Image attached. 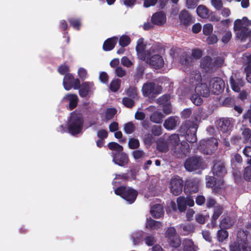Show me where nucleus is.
I'll return each mask as SVG.
<instances>
[{
	"label": "nucleus",
	"mask_w": 251,
	"mask_h": 251,
	"mask_svg": "<svg viewBox=\"0 0 251 251\" xmlns=\"http://www.w3.org/2000/svg\"><path fill=\"white\" fill-rule=\"evenodd\" d=\"M136 50L139 58L149 63L154 68L159 69L164 66V60L157 53L156 47L145 43L142 38L137 41Z\"/></svg>",
	"instance_id": "f257e3e1"
},
{
	"label": "nucleus",
	"mask_w": 251,
	"mask_h": 251,
	"mask_svg": "<svg viewBox=\"0 0 251 251\" xmlns=\"http://www.w3.org/2000/svg\"><path fill=\"white\" fill-rule=\"evenodd\" d=\"M212 172L214 176L206 177V186L211 187L213 192L218 193L225 187L224 177L226 174V171L224 163L221 161L215 162Z\"/></svg>",
	"instance_id": "f03ea898"
},
{
	"label": "nucleus",
	"mask_w": 251,
	"mask_h": 251,
	"mask_svg": "<svg viewBox=\"0 0 251 251\" xmlns=\"http://www.w3.org/2000/svg\"><path fill=\"white\" fill-rule=\"evenodd\" d=\"M251 25V21L246 17L242 19H237L234 23V29L237 37L246 44V48L251 47V30L247 28Z\"/></svg>",
	"instance_id": "7ed1b4c3"
},
{
	"label": "nucleus",
	"mask_w": 251,
	"mask_h": 251,
	"mask_svg": "<svg viewBox=\"0 0 251 251\" xmlns=\"http://www.w3.org/2000/svg\"><path fill=\"white\" fill-rule=\"evenodd\" d=\"M186 81L193 87H195V91L198 95L204 97L209 95L210 89L206 84L205 78H202L200 73L197 71H193L186 79Z\"/></svg>",
	"instance_id": "20e7f679"
},
{
	"label": "nucleus",
	"mask_w": 251,
	"mask_h": 251,
	"mask_svg": "<svg viewBox=\"0 0 251 251\" xmlns=\"http://www.w3.org/2000/svg\"><path fill=\"white\" fill-rule=\"evenodd\" d=\"M83 120L81 115L76 112H74L71 115L69 120V131L73 134L79 133L82 130Z\"/></svg>",
	"instance_id": "39448f33"
},
{
	"label": "nucleus",
	"mask_w": 251,
	"mask_h": 251,
	"mask_svg": "<svg viewBox=\"0 0 251 251\" xmlns=\"http://www.w3.org/2000/svg\"><path fill=\"white\" fill-rule=\"evenodd\" d=\"M115 194L121 196L129 203H133L137 195V192L129 187H119L115 190Z\"/></svg>",
	"instance_id": "423d86ee"
},
{
	"label": "nucleus",
	"mask_w": 251,
	"mask_h": 251,
	"mask_svg": "<svg viewBox=\"0 0 251 251\" xmlns=\"http://www.w3.org/2000/svg\"><path fill=\"white\" fill-rule=\"evenodd\" d=\"M161 91L162 88L160 86L155 85L152 83L145 84L142 88L144 96L149 98H154L156 95L161 93Z\"/></svg>",
	"instance_id": "0eeeda50"
},
{
	"label": "nucleus",
	"mask_w": 251,
	"mask_h": 251,
	"mask_svg": "<svg viewBox=\"0 0 251 251\" xmlns=\"http://www.w3.org/2000/svg\"><path fill=\"white\" fill-rule=\"evenodd\" d=\"M185 169L189 172L203 168L202 160L200 157H191L188 159L184 163Z\"/></svg>",
	"instance_id": "6e6552de"
},
{
	"label": "nucleus",
	"mask_w": 251,
	"mask_h": 251,
	"mask_svg": "<svg viewBox=\"0 0 251 251\" xmlns=\"http://www.w3.org/2000/svg\"><path fill=\"white\" fill-rule=\"evenodd\" d=\"M218 142L216 139L202 140L200 143L201 150L206 154L211 153L217 147Z\"/></svg>",
	"instance_id": "1a4fd4ad"
},
{
	"label": "nucleus",
	"mask_w": 251,
	"mask_h": 251,
	"mask_svg": "<svg viewBox=\"0 0 251 251\" xmlns=\"http://www.w3.org/2000/svg\"><path fill=\"white\" fill-rule=\"evenodd\" d=\"M210 90L213 94L218 95L224 89L225 83L220 77H214L210 81Z\"/></svg>",
	"instance_id": "9d476101"
},
{
	"label": "nucleus",
	"mask_w": 251,
	"mask_h": 251,
	"mask_svg": "<svg viewBox=\"0 0 251 251\" xmlns=\"http://www.w3.org/2000/svg\"><path fill=\"white\" fill-rule=\"evenodd\" d=\"M183 180L179 177L172 178L170 181V188L174 195H178L182 192Z\"/></svg>",
	"instance_id": "9b49d317"
},
{
	"label": "nucleus",
	"mask_w": 251,
	"mask_h": 251,
	"mask_svg": "<svg viewBox=\"0 0 251 251\" xmlns=\"http://www.w3.org/2000/svg\"><path fill=\"white\" fill-rule=\"evenodd\" d=\"M95 87L93 82H85L80 86L79 94L83 98L89 97L93 93Z\"/></svg>",
	"instance_id": "f8f14e48"
},
{
	"label": "nucleus",
	"mask_w": 251,
	"mask_h": 251,
	"mask_svg": "<svg viewBox=\"0 0 251 251\" xmlns=\"http://www.w3.org/2000/svg\"><path fill=\"white\" fill-rule=\"evenodd\" d=\"M218 126L220 132L226 135L229 134L232 128L230 121L227 119H221L218 121Z\"/></svg>",
	"instance_id": "ddd939ff"
},
{
	"label": "nucleus",
	"mask_w": 251,
	"mask_h": 251,
	"mask_svg": "<svg viewBox=\"0 0 251 251\" xmlns=\"http://www.w3.org/2000/svg\"><path fill=\"white\" fill-rule=\"evenodd\" d=\"M179 20L180 24L184 26H189L192 23L193 20L192 16L188 12L185 10L181 11L179 14Z\"/></svg>",
	"instance_id": "4468645a"
},
{
	"label": "nucleus",
	"mask_w": 251,
	"mask_h": 251,
	"mask_svg": "<svg viewBox=\"0 0 251 251\" xmlns=\"http://www.w3.org/2000/svg\"><path fill=\"white\" fill-rule=\"evenodd\" d=\"M78 98L77 95L75 94H69L65 95L62 99L63 102H69V108L72 110L75 108L78 102Z\"/></svg>",
	"instance_id": "2eb2a0df"
},
{
	"label": "nucleus",
	"mask_w": 251,
	"mask_h": 251,
	"mask_svg": "<svg viewBox=\"0 0 251 251\" xmlns=\"http://www.w3.org/2000/svg\"><path fill=\"white\" fill-rule=\"evenodd\" d=\"M128 158L125 153H119L113 155V161L119 166H125L128 163Z\"/></svg>",
	"instance_id": "dca6fc26"
},
{
	"label": "nucleus",
	"mask_w": 251,
	"mask_h": 251,
	"mask_svg": "<svg viewBox=\"0 0 251 251\" xmlns=\"http://www.w3.org/2000/svg\"><path fill=\"white\" fill-rule=\"evenodd\" d=\"M230 251H251V246L248 247L245 242H234L230 246Z\"/></svg>",
	"instance_id": "f3484780"
},
{
	"label": "nucleus",
	"mask_w": 251,
	"mask_h": 251,
	"mask_svg": "<svg viewBox=\"0 0 251 251\" xmlns=\"http://www.w3.org/2000/svg\"><path fill=\"white\" fill-rule=\"evenodd\" d=\"M151 22L153 24L158 25H163L166 22V15L162 12L155 13L151 17Z\"/></svg>",
	"instance_id": "a211bd4d"
},
{
	"label": "nucleus",
	"mask_w": 251,
	"mask_h": 251,
	"mask_svg": "<svg viewBox=\"0 0 251 251\" xmlns=\"http://www.w3.org/2000/svg\"><path fill=\"white\" fill-rule=\"evenodd\" d=\"M148 110L150 112H153V114L151 116V120L155 123H160L164 117L161 112L155 111V108L154 106H151L147 108Z\"/></svg>",
	"instance_id": "6ab92c4d"
},
{
	"label": "nucleus",
	"mask_w": 251,
	"mask_h": 251,
	"mask_svg": "<svg viewBox=\"0 0 251 251\" xmlns=\"http://www.w3.org/2000/svg\"><path fill=\"white\" fill-rule=\"evenodd\" d=\"M230 83L232 90L236 92H239L241 87L244 85L243 81L241 79L234 77L233 76L230 78Z\"/></svg>",
	"instance_id": "aec40b11"
},
{
	"label": "nucleus",
	"mask_w": 251,
	"mask_h": 251,
	"mask_svg": "<svg viewBox=\"0 0 251 251\" xmlns=\"http://www.w3.org/2000/svg\"><path fill=\"white\" fill-rule=\"evenodd\" d=\"M158 103L160 104H162L165 106V107L163 108V112L166 114H168L171 113V107L170 105L169 102H168V97L166 96H163L160 97L157 100Z\"/></svg>",
	"instance_id": "412c9836"
},
{
	"label": "nucleus",
	"mask_w": 251,
	"mask_h": 251,
	"mask_svg": "<svg viewBox=\"0 0 251 251\" xmlns=\"http://www.w3.org/2000/svg\"><path fill=\"white\" fill-rule=\"evenodd\" d=\"M178 118L176 117H171L165 120L164 126L169 130H172L175 128L177 125Z\"/></svg>",
	"instance_id": "4be33fe9"
},
{
	"label": "nucleus",
	"mask_w": 251,
	"mask_h": 251,
	"mask_svg": "<svg viewBox=\"0 0 251 251\" xmlns=\"http://www.w3.org/2000/svg\"><path fill=\"white\" fill-rule=\"evenodd\" d=\"M182 247L184 251H196L197 247L190 239H186L183 240Z\"/></svg>",
	"instance_id": "5701e85b"
},
{
	"label": "nucleus",
	"mask_w": 251,
	"mask_h": 251,
	"mask_svg": "<svg viewBox=\"0 0 251 251\" xmlns=\"http://www.w3.org/2000/svg\"><path fill=\"white\" fill-rule=\"evenodd\" d=\"M151 213L155 218H160L163 214L162 206L160 204H156L152 207Z\"/></svg>",
	"instance_id": "b1692460"
},
{
	"label": "nucleus",
	"mask_w": 251,
	"mask_h": 251,
	"mask_svg": "<svg viewBox=\"0 0 251 251\" xmlns=\"http://www.w3.org/2000/svg\"><path fill=\"white\" fill-rule=\"evenodd\" d=\"M117 40L118 39L116 37H113L106 40L103 45V50L105 51L112 50L115 47Z\"/></svg>",
	"instance_id": "393cba45"
},
{
	"label": "nucleus",
	"mask_w": 251,
	"mask_h": 251,
	"mask_svg": "<svg viewBox=\"0 0 251 251\" xmlns=\"http://www.w3.org/2000/svg\"><path fill=\"white\" fill-rule=\"evenodd\" d=\"M74 78L73 76L70 74L65 75L64 77L63 84L66 90H70L72 88V83Z\"/></svg>",
	"instance_id": "a878e982"
},
{
	"label": "nucleus",
	"mask_w": 251,
	"mask_h": 251,
	"mask_svg": "<svg viewBox=\"0 0 251 251\" xmlns=\"http://www.w3.org/2000/svg\"><path fill=\"white\" fill-rule=\"evenodd\" d=\"M146 227L151 229H156L161 227L162 224L160 222L151 219H147Z\"/></svg>",
	"instance_id": "bb28decb"
},
{
	"label": "nucleus",
	"mask_w": 251,
	"mask_h": 251,
	"mask_svg": "<svg viewBox=\"0 0 251 251\" xmlns=\"http://www.w3.org/2000/svg\"><path fill=\"white\" fill-rule=\"evenodd\" d=\"M197 13L198 16L202 18H206L208 16V10L202 5H200L198 7Z\"/></svg>",
	"instance_id": "cd10ccee"
},
{
	"label": "nucleus",
	"mask_w": 251,
	"mask_h": 251,
	"mask_svg": "<svg viewBox=\"0 0 251 251\" xmlns=\"http://www.w3.org/2000/svg\"><path fill=\"white\" fill-rule=\"evenodd\" d=\"M177 207L179 211L183 212L186 208V202L185 198L183 197H179L177 198L176 200Z\"/></svg>",
	"instance_id": "c85d7f7f"
},
{
	"label": "nucleus",
	"mask_w": 251,
	"mask_h": 251,
	"mask_svg": "<svg viewBox=\"0 0 251 251\" xmlns=\"http://www.w3.org/2000/svg\"><path fill=\"white\" fill-rule=\"evenodd\" d=\"M242 134L244 142L251 144V130L249 128L244 127L242 129Z\"/></svg>",
	"instance_id": "c756f323"
},
{
	"label": "nucleus",
	"mask_w": 251,
	"mask_h": 251,
	"mask_svg": "<svg viewBox=\"0 0 251 251\" xmlns=\"http://www.w3.org/2000/svg\"><path fill=\"white\" fill-rule=\"evenodd\" d=\"M234 223V219L227 217L222 220L220 224V227L224 228L230 227Z\"/></svg>",
	"instance_id": "7c9ffc66"
},
{
	"label": "nucleus",
	"mask_w": 251,
	"mask_h": 251,
	"mask_svg": "<svg viewBox=\"0 0 251 251\" xmlns=\"http://www.w3.org/2000/svg\"><path fill=\"white\" fill-rule=\"evenodd\" d=\"M108 147L110 150L117 151L118 153H121L123 150L122 146L115 142L109 143Z\"/></svg>",
	"instance_id": "2f4dec72"
},
{
	"label": "nucleus",
	"mask_w": 251,
	"mask_h": 251,
	"mask_svg": "<svg viewBox=\"0 0 251 251\" xmlns=\"http://www.w3.org/2000/svg\"><path fill=\"white\" fill-rule=\"evenodd\" d=\"M191 129L192 130L193 134L190 135L189 134V130L187 131V135L186 136V140L190 143H194L197 140V137L195 134L196 132L197 128L195 126L192 127Z\"/></svg>",
	"instance_id": "473e14b6"
},
{
	"label": "nucleus",
	"mask_w": 251,
	"mask_h": 251,
	"mask_svg": "<svg viewBox=\"0 0 251 251\" xmlns=\"http://www.w3.org/2000/svg\"><path fill=\"white\" fill-rule=\"evenodd\" d=\"M179 138L177 134H173L169 137L168 140V144L169 146H176L178 145Z\"/></svg>",
	"instance_id": "72a5a7b5"
},
{
	"label": "nucleus",
	"mask_w": 251,
	"mask_h": 251,
	"mask_svg": "<svg viewBox=\"0 0 251 251\" xmlns=\"http://www.w3.org/2000/svg\"><path fill=\"white\" fill-rule=\"evenodd\" d=\"M170 245L173 248H176L180 245V240L177 236H176L172 238L168 239Z\"/></svg>",
	"instance_id": "f704fd0d"
},
{
	"label": "nucleus",
	"mask_w": 251,
	"mask_h": 251,
	"mask_svg": "<svg viewBox=\"0 0 251 251\" xmlns=\"http://www.w3.org/2000/svg\"><path fill=\"white\" fill-rule=\"evenodd\" d=\"M157 150L161 152H167L169 150L168 144L164 141H159L157 146Z\"/></svg>",
	"instance_id": "c9c22d12"
},
{
	"label": "nucleus",
	"mask_w": 251,
	"mask_h": 251,
	"mask_svg": "<svg viewBox=\"0 0 251 251\" xmlns=\"http://www.w3.org/2000/svg\"><path fill=\"white\" fill-rule=\"evenodd\" d=\"M131 237L133 244L137 245L141 240L142 233L141 232H135L132 234Z\"/></svg>",
	"instance_id": "e433bc0d"
},
{
	"label": "nucleus",
	"mask_w": 251,
	"mask_h": 251,
	"mask_svg": "<svg viewBox=\"0 0 251 251\" xmlns=\"http://www.w3.org/2000/svg\"><path fill=\"white\" fill-rule=\"evenodd\" d=\"M228 233L225 230H219L217 232L218 240L220 242H223L228 237Z\"/></svg>",
	"instance_id": "4c0bfd02"
},
{
	"label": "nucleus",
	"mask_w": 251,
	"mask_h": 251,
	"mask_svg": "<svg viewBox=\"0 0 251 251\" xmlns=\"http://www.w3.org/2000/svg\"><path fill=\"white\" fill-rule=\"evenodd\" d=\"M211 63V58L208 56H206L201 60V66L202 68L206 69L210 66Z\"/></svg>",
	"instance_id": "58836bf2"
},
{
	"label": "nucleus",
	"mask_w": 251,
	"mask_h": 251,
	"mask_svg": "<svg viewBox=\"0 0 251 251\" xmlns=\"http://www.w3.org/2000/svg\"><path fill=\"white\" fill-rule=\"evenodd\" d=\"M213 25L210 24H206L203 26L202 31L204 35H208L213 31Z\"/></svg>",
	"instance_id": "ea45409f"
},
{
	"label": "nucleus",
	"mask_w": 251,
	"mask_h": 251,
	"mask_svg": "<svg viewBox=\"0 0 251 251\" xmlns=\"http://www.w3.org/2000/svg\"><path fill=\"white\" fill-rule=\"evenodd\" d=\"M121 80L119 79H116L113 80L110 84V89L114 92L117 91L120 87Z\"/></svg>",
	"instance_id": "a19ab883"
},
{
	"label": "nucleus",
	"mask_w": 251,
	"mask_h": 251,
	"mask_svg": "<svg viewBox=\"0 0 251 251\" xmlns=\"http://www.w3.org/2000/svg\"><path fill=\"white\" fill-rule=\"evenodd\" d=\"M130 40L127 36H122L119 40V44L122 47L127 46L130 43Z\"/></svg>",
	"instance_id": "79ce46f5"
},
{
	"label": "nucleus",
	"mask_w": 251,
	"mask_h": 251,
	"mask_svg": "<svg viewBox=\"0 0 251 251\" xmlns=\"http://www.w3.org/2000/svg\"><path fill=\"white\" fill-rule=\"evenodd\" d=\"M244 155L247 156L248 158V163L251 165V147L247 146L243 150Z\"/></svg>",
	"instance_id": "37998d69"
},
{
	"label": "nucleus",
	"mask_w": 251,
	"mask_h": 251,
	"mask_svg": "<svg viewBox=\"0 0 251 251\" xmlns=\"http://www.w3.org/2000/svg\"><path fill=\"white\" fill-rule=\"evenodd\" d=\"M166 237L168 239H171L174 237L177 236L176 234V230L173 227L168 228L166 232Z\"/></svg>",
	"instance_id": "c03bdc74"
},
{
	"label": "nucleus",
	"mask_w": 251,
	"mask_h": 251,
	"mask_svg": "<svg viewBox=\"0 0 251 251\" xmlns=\"http://www.w3.org/2000/svg\"><path fill=\"white\" fill-rule=\"evenodd\" d=\"M134 130V126L133 123L129 122L125 124L124 131L127 134L131 133Z\"/></svg>",
	"instance_id": "a18cd8bd"
},
{
	"label": "nucleus",
	"mask_w": 251,
	"mask_h": 251,
	"mask_svg": "<svg viewBox=\"0 0 251 251\" xmlns=\"http://www.w3.org/2000/svg\"><path fill=\"white\" fill-rule=\"evenodd\" d=\"M70 25L75 29H78L81 25L80 20L77 19L70 18L69 20Z\"/></svg>",
	"instance_id": "49530a36"
},
{
	"label": "nucleus",
	"mask_w": 251,
	"mask_h": 251,
	"mask_svg": "<svg viewBox=\"0 0 251 251\" xmlns=\"http://www.w3.org/2000/svg\"><path fill=\"white\" fill-rule=\"evenodd\" d=\"M200 96L201 95L196 94L193 95L191 98L192 102L196 105H200L202 103V99Z\"/></svg>",
	"instance_id": "de8ad7c7"
},
{
	"label": "nucleus",
	"mask_w": 251,
	"mask_h": 251,
	"mask_svg": "<svg viewBox=\"0 0 251 251\" xmlns=\"http://www.w3.org/2000/svg\"><path fill=\"white\" fill-rule=\"evenodd\" d=\"M244 177L247 180H251V165H250L245 168Z\"/></svg>",
	"instance_id": "09e8293b"
},
{
	"label": "nucleus",
	"mask_w": 251,
	"mask_h": 251,
	"mask_svg": "<svg viewBox=\"0 0 251 251\" xmlns=\"http://www.w3.org/2000/svg\"><path fill=\"white\" fill-rule=\"evenodd\" d=\"M211 3L216 10H219L223 7V2L221 0H211Z\"/></svg>",
	"instance_id": "8fccbe9b"
},
{
	"label": "nucleus",
	"mask_w": 251,
	"mask_h": 251,
	"mask_svg": "<svg viewBox=\"0 0 251 251\" xmlns=\"http://www.w3.org/2000/svg\"><path fill=\"white\" fill-rule=\"evenodd\" d=\"M128 146L132 149L137 148L139 146V141L137 139L131 138L128 142Z\"/></svg>",
	"instance_id": "3c124183"
},
{
	"label": "nucleus",
	"mask_w": 251,
	"mask_h": 251,
	"mask_svg": "<svg viewBox=\"0 0 251 251\" xmlns=\"http://www.w3.org/2000/svg\"><path fill=\"white\" fill-rule=\"evenodd\" d=\"M144 240L146 244L148 246H151L156 242L155 238L151 235L147 236Z\"/></svg>",
	"instance_id": "603ef678"
},
{
	"label": "nucleus",
	"mask_w": 251,
	"mask_h": 251,
	"mask_svg": "<svg viewBox=\"0 0 251 251\" xmlns=\"http://www.w3.org/2000/svg\"><path fill=\"white\" fill-rule=\"evenodd\" d=\"M121 63L123 66L126 67H130L133 64L132 61L126 56L122 57L121 59Z\"/></svg>",
	"instance_id": "864d4df0"
},
{
	"label": "nucleus",
	"mask_w": 251,
	"mask_h": 251,
	"mask_svg": "<svg viewBox=\"0 0 251 251\" xmlns=\"http://www.w3.org/2000/svg\"><path fill=\"white\" fill-rule=\"evenodd\" d=\"M245 72L247 81L251 83V65H249L245 68Z\"/></svg>",
	"instance_id": "5fc2aeb1"
},
{
	"label": "nucleus",
	"mask_w": 251,
	"mask_h": 251,
	"mask_svg": "<svg viewBox=\"0 0 251 251\" xmlns=\"http://www.w3.org/2000/svg\"><path fill=\"white\" fill-rule=\"evenodd\" d=\"M232 34L230 31H226L225 32L224 35L222 38V41L224 43H227L230 40Z\"/></svg>",
	"instance_id": "6e6d98bb"
},
{
	"label": "nucleus",
	"mask_w": 251,
	"mask_h": 251,
	"mask_svg": "<svg viewBox=\"0 0 251 251\" xmlns=\"http://www.w3.org/2000/svg\"><path fill=\"white\" fill-rule=\"evenodd\" d=\"M116 113V110L114 108L107 109L105 113V117L107 120H110L113 118Z\"/></svg>",
	"instance_id": "4d7b16f0"
},
{
	"label": "nucleus",
	"mask_w": 251,
	"mask_h": 251,
	"mask_svg": "<svg viewBox=\"0 0 251 251\" xmlns=\"http://www.w3.org/2000/svg\"><path fill=\"white\" fill-rule=\"evenodd\" d=\"M222 212V208L221 206H217L214 209V211L213 215V219L214 220H217L219 216L221 214Z\"/></svg>",
	"instance_id": "13d9d810"
},
{
	"label": "nucleus",
	"mask_w": 251,
	"mask_h": 251,
	"mask_svg": "<svg viewBox=\"0 0 251 251\" xmlns=\"http://www.w3.org/2000/svg\"><path fill=\"white\" fill-rule=\"evenodd\" d=\"M123 104L127 107H131L134 104V102L132 100L128 98H125L123 99Z\"/></svg>",
	"instance_id": "bf43d9fd"
},
{
	"label": "nucleus",
	"mask_w": 251,
	"mask_h": 251,
	"mask_svg": "<svg viewBox=\"0 0 251 251\" xmlns=\"http://www.w3.org/2000/svg\"><path fill=\"white\" fill-rule=\"evenodd\" d=\"M207 217L202 214H198L196 216V220L200 224H203L207 219Z\"/></svg>",
	"instance_id": "052dcab7"
},
{
	"label": "nucleus",
	"mask_w": 251,
	"mask_h": 251,
	"mask_svg": "<svg viewBox=\"0 0 251 251\" xmlns=\"http://www.w3.org/2000/svg\"><path fill=\"white\" fill-rule=\"evenodd\" d=\"M115 73L119 77H123L126 75V71L121 67H118L115 70Z\"/></svg>",
	"instance_id": "680f3d73"
},
{
	"label": "nucleus",
	"mask_w": 251,
	"mask_h": 251,
	"mask_svg": "<svg viewBox=\"0 0 251 251\" xmlns=\"http://www.w3.org/2000/svg\"><path fill=\"white\" fill-rule=\"evenodd\" d=\"M218 41V38L217 36L212 34L211 36H209L207 39V42L208 44H214L217 43Z\"/></svg>",
	"instance_id": "e2e57ef3"
},
{
	"label": "nucleus",
	"mask_w": 251,
	"mask_h": 251,
	"mask_svg": "<svg viewBox=\"0 0 251 251\" xmlns=\"http://www.w3.org/2000/svg\"><path fill=\"white\" fill-rule=\"evenodd\" d=\"M78 75L80 78L85 79L87 76V71L85 69L80 68L78 70Z\"/></svg>",
	"instance_id": "0e129e2a"
},
{
	"label": "nucleus",
	"mask_w": 251,
	"mask_h": 251,
	"mask_svg": "<svg viewBox=\"0 0 251 251\" xmlns=\"http://www.w3.org/2000/svg\"><path fill=\"white\" fill-rule=\"evenodd\" d=\"M133 155L135 159H137L143 157L144 156V153L140 150H136L133 152Z\"/></svg>",
	"instance_id": "69168bd1"
},
{
	"label": "nucleus",
	"mask_w": 251,
	"mask_h": 251,
	"mask_svg": "<svg viewBox=\"0 0 251 251\" xmlns=\"http://www.w3.org/2000/svg\"><path fill=\"white\" fill-rule=\"evenodd\" d=\"M59 73L61 75H64L68 72H69V68L67 65H61L58 69Z\"/></svg>",
	"instance_id": "338daca9"
},
{
	"label": "nucleus",
	"mask_w": 251,
	"mask_h": 251,
	"mask_svg": "<svg viewBox=\"0 0 251 251\" xmlns=\"http://www.w3.org/2000/svg\"><path fill=\"white\" fill-rule=\"evenodd\" d=\"M97 135L101 139H105L107 136V132L104 129H101L98 132Z\"/></svg>",
	"instance_id": "774afa93"
}]
</instances>
